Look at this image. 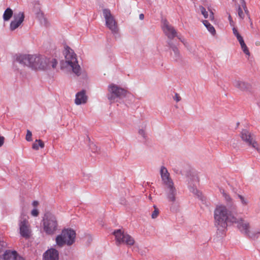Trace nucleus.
<instances>
[{"instance_id":"nucleus-1","label":"nucleus","mask_w":260,"mask_h":260,"mask_svg":"<svg viewBox=\"0 0 260 260\" xmlns=\"http://www.w3.org/2000/svg\"><path fill=\"white\" fill-rule=\"evenodd\" d=\"M15 61L23 67L33 70H44L47 66V57L37 54L17 55Z\"/></svg>"},{"instance_id":"nucleus-2","label":"nucleus","mask_w":260,"mask_h":260,"mask_svg":"<svg viewBox=\"0 0 260 260\" xmlns=\"http://www.w3.org/2000/svg\"><path fill=\"white\" fill-rule=\"evenodd\" d=\"M236 216L228 210L224 206H219L214 211L215 225L218 229L225 228L227 222L236 221Z\"/></svg>"},{"instance_id":"nucleus-3","label":"nucleus","mask_w":260,"mask_h":260,"mask_svg":"<svg viewBox=\"0 0 260 260\" xmlns=\"http://www.w3.org/2000/svg\"><path fill=\"white\" fill-rule=\"evenodd\" d=\"M65 62L67 67L72 69V72L79 76L81 73V70L79 66L76 55L73 50L69 47H67L65 50Z\"/></svg>"},{"instance_id":"nucleus-4","label":"nucleus","mask_w":260,"mask_h":260,"mask_svg":"<svg viewBox=\"0 0 260 260\" xmlns=\"http://www.w3.org/2000/svg\"><path fill=\"white\" fill-rule=\"evenodd\" d=\"M75 237L76 233L74 230L64 229L60 235L56 237V243L59 247H62L65 244L71 245L75 242Z\"/></svg>"},{"instance_id":"nucleus-5","label":"nucleus","mask_w":260,"mask_h":260,"mask_svg":"<svg viewBox=\"0 0 260 260\" xmlns=\"http://www.w3.org/2000/svg\"><path fill=\"white\" fill-rule=\"evenodd\" d=\"M43 229L48 235H52L57 229L58 223L56 218L50 214H46L43 220Z\"/></svg>"},{"instance_id":"nucleus-6","label":"nucleus","mask_w":260,"mask_h":260,"mask_svg":"<svg viewBox=\"0 0 260 260\" xmlns=\"http://www.w3.org/2000/svg\"><path fill=\"white\" fill-rule=\"evenodd\" d=\"M103 16L105 20L106 26L113 34H117L119 31L118 23L109 9L103 10Z\"/></svg>"},{"instance_id":"nucleus-7","label":"nucleus","mask_w":260,"mask_h":260,"mask_svg":"<svg viewBox=\"0 0 260 260\" xmlns=\"http://www.w3.org/2000/svg\"><path fill=\"white\" fill-rule=\"evenodd\" d=\"M108 89L109 92L108 99L111 102H114L116 98L121 99L125 97L127 93L126 90L114 84H110Z\"/></svg>"},{"instance_id":"nucleus-8","label":"nucleus","mask_w":260,"mask_h":260,"mask_svg":"<svg viewBox=\"0 0 260 260\" xmlns=\"http://www.w3.org/2000/svg\"><path fill=\"white\" fill-rule=\"evenodd\" d=\"M115 240L118 244H125L132 246L135 243L134 238L127 233H124L121 230H117L113 232Z\"/></svg>"},{"instance_id":"nucleus-9","label":"nucleus","mask_w":260,"mask_h":260,"mask_svg":"<svg viewBox=\"0 0 260 260\" xmlns=\"http://www.w3.org/2000/svg\"><path fill=\"white\" fill-rule=\"evenodd\" d=\"M18 225L20 235L26 239L29 238L31 234V229L28 220L24 217H21Z\"/></svg>"},{"instance_id":"nucleus-10","label":"nucleus","mask_w":260,"mask_h":260,"mask_svg":"<svg viewBox=\"0 0 260 260\" xmlns=\"http://www.w3.org/2000/svg\"><path fill=\"white\" fill-rule=\"evenodd\" d=\"M236 220V221H233L232 223H236L237 224L238 228L242 233L248 236L251 238H255V234L251 233L250 232V225L248 222L245 221L241 218H238L237 217Z\"/></svg>"},{"instance_id":"nucleus-11","label":"nucleus","mask_w":260,"mask_h":260,"mask_svg":"<svg viewBox=\"0 0 260 260\" xmlns=\"http://www.w3.org/2000/svg\"><path fill=\"white\" fill-rule=\"evenodd\" d=\"M25 18L24 13L23 12H19L15 13L13 15V20L10 24V29L11 31H14L19 28L23 22Z\"/></svg>"},{"instance_id":"nucleus-12","label":"nucleus","mask_w":260,"mask_h":260,"mask_svg":"<svg viewBox=\"0 0 260 260\" xmlns=\"http://www.w3.org/2000/svg\"><path fill=\"white\" fill-rule=\"evenodd\" d=\"M164 184L167 199L169 202L174 203L176 200V189L173 182H169Z\"/></svg>"},{"instance_id":"nucleus-13","label":"nucleus","mask_w":260,"mask_h":260,"mask_svg":"<svg viewBox=\"0 0 260 260\" xmlns=\"http://www.w3.org/2000/svg\"><path fill=\"white\" fill-rule=\"evenodd\" d=\"M240 137L243 141L248 145L256 147V142L253 138V135L247 129H243L240 134Z\"/></svg>"},{"instance_id":"nucleus-14","label":"nucleus","mask_w":260,"mask_h":260,"mask_svg":"<svg viewBox=\"0 0 260 260\" xmlns=\"http://www.w3.org/2000/svg\"><path fill=\"white\" fill-rule=\"evenodd\" d=\"M162 28L164 32L169 39H172L176 36V31L167 20L164 21Z\"/></svg>"},{"instance_id":"nucleus-15","label":"nucleus","mask_w":260,"mask_h":260,"mask_svg":"<svg viewBox=\"0 0 260 260\" xmlns=\"http://www.w3.org/2000/svg\"><path fill=\"white\" fill-rule=\"evenodd\" d=\"M233 85L235 87L242 91H249L251 88L250 84L241 80H235L233 81Z\"/></svg>"},{"instance_id":"nucleus-16","label":"nucleus","mask_w":260,"mask_h":260,"mask_svg":"<svg viewBox=\"0 0 260 260\" xmlns=\"http://www.w3.org/2000/svg\"><path fill=\"white\" fill-rule=\"evenodd\" d=\"M43 256L44 260H58L59 254L55 249L50 248L44 253Z\"/></svg>"},{"instance_id":"nucleus-17","label":"nucleus","mask_w":260,"mask_h":260,"mask_svg":"<svg viewBox=\"0 0 260 260\" xmlns=\"http://www.w3.org/2000/svg\"><path fill=\"white\" fill-rule=\"evenodd\" d=\"M87 101V96L86 95L85 91L83 90L77 92L76 94L75 103L77 105L85 104Z\"/></svg>"},{"instance_id":"nucleus-18","label":"nucleus","mask_w":260,"mask_h":260,"mask_svg":"<svg viewBox=\"0 0 260 260\" xmlns=\"http://www.w3.org/2000/svg\"><path fill=\"white\" fill-rule=\"evenodd\" d=\"M169 45L173 51V53H171V55L173 60L175 61H179L181 59V57L177 47L170 43H169Z\"/></svg>"},{"instance_id":"nucleus-19","label":"nucleus","mask_w":260,"mask_h":260,"mask_svg":"<svg viewBox=\"0 0 260 260\" xmlns=\"http://www.w3.org/2000/svg\"><path fill=\"white\" fill-rule=\"evenodd\" d=\"M242 7L244 9V11H243L242 8H241L240 7H239L238 9V16H239V18L243 19L245 17V15L246 14L248 16L249 21L250 22L251 25H252V23L251 20L250 18V17L249 16L248 11L247 9L245 3L244 2H243V3Z\"/></svg>"},{"instance_id":"nucleus-20","label":"nucleus","mask_w":260,"mask_h":260,"mask_svg":"<svg viewBox=\"0 0 260 260\" xmlns=\"http://www.w3.org/2000/svg\"><path fill=\"white\" fill-rule=\"evenodd\" d=\"M161 177L164 184L173 182L172 180L170 178L169 173L166 168L162 167L160 170Z\"/></svg>"},{"instance_id":"nucleus-21","label":"nucleus","mask_w":260,"mask_h":260,"mask_svg":"<svg viewBox=\"0 0 260 260\" xmlns=\"http://www.w3.org/2000/svg\"><path fill=\"white\" fill-rule=\"evenodd\" d=\"M18 257L15 251L7 250L4 254V260H17Z\"/></svg>"},{"instance_id":"nucleus-22","label":"nucleus","mask_w":260,"mask_h":260,"mask_svg":"<svg viewBox=\"0 0 260 260\" xmlns=\"http://www.w3.org/2000/svg\"><path fill=\"white\" fill-rule=\"evenodd\" d=\"M47 66L44 68V70L45 69H50L51 68L55 69L56 68L57 64V61L56 59L55 58H47Z\"/></svg>"},{"instance_id":"nucleus-23","label":"nucleus","mask_w":260,"mask_h":260,"mask_svg":"<svg viewBox=\"0 0 260 260\" xmlns=\"http://www.w3.org/2000/svg\"><path fill=\"white\" fill-rule=\"evenodd\" d=\"M13 14V12L12 10L10 8H8L6 9V10L5 11L4 14H3V19L5 21H9L10 18L12 17Z\"/></svg>"},{"instance_id":"nucleus-24","label":"nucleus","mask_w":260,"mask_h":260,"mask_svg":"<svg viewBox=\"0 0 260 260\" xmlns=\"http://www.w3.org/2000/svg\"><path fill=\"white\" fill-rule=\"evenodd\" d=\"M203 23L208 31L213 35L216 34V30L214 27L207 20L203 21Z\"/></svg>"},{"instance_id":"nucleus-25","label":"nucleus","mask_w":260,"mask_h":260,"mask_svg":"<svg viewBox=\"0 0 260 260\" xmlns=\"http://www.w3.org/2000/svg\"><path fill=\"white\" fill-rule=\"evenodd\" d=\"M39 147L43 148L44 147V144L41 140H36L32 144V148L35 150H38Z\"/></svg>"},{"instance_id":"nucleus-26","label":"nucleus","mask_w":260,"mask_h":260,"mask_svg":"<svg viewBox=\"0 0 260 260\" xmlns=\"http://www.w3.org/2000/svg\"><path fill=\"white\" fill-rule=\"evenodd\" d=\"M240 46H241V49L243 50V51L244 52V53L246 55H247L248 56H250V52H249L248 48H247V47L246 45L245 44L244 41L243 42V43L240 44Z\"/></svg>"},{"instance_id":"nucleus-27","label":"nucleus","mask_w":260,"mask_h":260,"mask_svg":"<svg viewBox=\"0 0 260 260\" xmlns=\"http://www.w3.org/2000/svg\"><path fill=\"white\" fill-rule=\"evenodd\" d=\"M90 148L92 152L96 153L99 152L100 151V148L97 145L94 144H91L90 145Z\"/></svg>"},{"instance_id":"nucleus-28","label":"nucleus","mask_w":260,"mask_h":260,"mask_svg":"<svg viewBox=\"0 0 260 260\" xmlns=\"http://www.w3.org/2000/svg\"><path fill=\"white\" fill-rule=\"evenodd\" d=\"M200 9L202 14L204 16L205 18H208V12L206 11V9L203 6L200 7Z\"/></svg>"},{"instance_id":"nucleus-29","label":"nucleus","mask_w":260,"mask_h":260,"mask_svg":"<svg viewBox=\"0 0 260 260\" xmlns=\"http://www.w3.org/2000/svg\"><path fill=\"white\" fill-rule=\"evenodd\" d=\"M31 137H32L31 132L29 130L27 129L26 135V137H25L26 140L28 142L31 141H32Z\"/></svg>"},{"instance_id":"nucleus-30","label":"nucleus","mask_w":260,"mask_h":260,"mask_svg":"<svg viewBox=\"0 0 260 260\" xmlns=\"http://www.w3.org/2000/svg\"><path fill=\"white\" fill-rule=\"evenodd\" d=\"M154 210L152 213L151 217L152 218H156L159 214V210L158 209L155 207L154 206Z\"/></svg>"},{"instance_id":"nucleus-31","label":"nucleus","mask_w":260,"mask_h":260,"mask_svg":"<svg viewBox=\"0 0 260 260\" xmlns=\"http://www.w3.org/2000/svg\"><path fill=\"white\" fill-rule=\"evenodd\" d=\"M39 212L38 210L36 208L34 209L31 212V215L33 216H35V217L38 216L39 215Z\"/></svg>"},{"instance_id":"nucleus-32","label":"nucleus","mask_w":260,"mask_h":260,"mask_svg":"<svg viewBox=\"0 0 260 260\" xmlns=\"http://www.w3.org/2000/svg\"><path fill=\"white\" fill-rule=\"evenodd\" d=\"M239 198L241 200V201L242 202V203L243 204V205H247V201L243 197H242V196L241 195H239L238 196Z\"/></svg>"},{"instance_id":"nucleus-33","label":"nucleus","mask_w":260,"mask_h":260,"mask_svg":"<svg viewBox=\"0 0 260 260\" xmlns=\"http://www.w3.org/2000/svg\"><path fill=\"white\" fill-rule=\"evenodd\" d=\"M173 99L177 102H178L181 100V97L180 96L179 94H178L177 93H175L174 96L173 97Z\"/></svg>"},{"instance_id":"nucleus-34","label":"nucleus","mask_w":260,"mask_h":260,"mask_svg":"<svg viewBox=\"0 0 260 260\" xmlns=\"http://www.w3.org/2000/svg\"><path fill=\"white\" fill-rule=\"evenodd\" d=\"M139 134L140 135L142 136L143 138H145L146 134H145V131L144 129H139Z\"/></svg>"},{"instance_id":"nucleus-35","label":"nucleus","mask_w":260,"mask_h":260,"mask_svg":"<svg viewBox=\"0 0 260 260\" xmlns=\"http://www.w3.org/2000/svg\"><path fill=\"white\" fill-rule=\"evenodd\" d=\"M233 34L236 37V38H238V36H241L239 34V33L238 32L237 29L236 28L234 27L233 28Z\"/></svg>"},{"instance_id":"nucleus-36","label":"nucleus","mask_w":260,"mask_h":260,"mask_svg":"<svg viewBox=\"0 0 260 260\" xmlns=\"http://www.w3.org/2000/svg\"><path fill=\"white\" fill-rule=\"evenodd\" d=\"M5 141V138L3 136H0V147H2Z\"/></svg>"},{"instance_id":"nucleus-37","label":"nucleus","mask_w":260,"mask_h":260,"mask_svg":"<svg viewBox=\"0 0 260 260\" xmlns=\"http://www.w3.org/2000/svg\"><path fill=\"white\" fill-rule=\"evenodd\" d=\"M209 18V19L211 20H214V14H213V12L211 11H210V12Z\"/></svg>"},{"instance_id":"nucleus-38","label":"nucleus","mask_w":260,"mask_h":260,"mask_svg":"<svg viewBox=\"0 0 260 260\" xmlns=\"http://www.w3.org/2000/svg\"><path fill=\"white\" fill-rule=\"evenodd\" d=\"M237 40H238L240 44L242 43H243V42H244V40L243 39V37L240 36H238V38H237Z\"/></svg>"},{"instance_id":"nucleus-39","label":"nucleus","mask_w":260,"mask_h":260,"mask_svg":"<svg viewBox=\"0 0 260 260\" xmlns=\"http://www.w3.org/2000/svg\"><path fill=\"white\" fill-rule=\"evenodd\" d=\"M253 148H255L259 153H260V146L257 143L256 147H253Z\"/></svg>"},{"instance_id":"nucleus-40","label":"nucleus","mask_w":260,"mask_h":260,"mask_svg":"<svg viewBox=\"0 0 260 260\" xmlns=\"http://www.w3.org/2000/svg\"><path fill=\"white\" fill-rule=\"evenodd\" d=\"M39 205V202L37 201H34L32 202V205L34 207H37Z\"/></svg>"},{"instance_id":"nucleus-41","label":"nucleus","mask_w":260,"mask_h":260,"mask_svg":"<svg viewBox=\"0 0 260 260\" xmlns=\"http://www.w3.org/2000/svg\"><path fill=\"white\" fill-rule=\"evenodd\" d=\"M229 20L230 22L231 25H232V23H233V21L232 19V17L230 15H229Z\"/></svg>"},{"instance_id":"nucleus-42","label":"nucleus","mask_w":260,"mask_h":260,"mask_svg":"<svg viewBox=\"0 0 260 260\" xmlns=\"http://www.w3.org/2000/svg\"><path fill=\"white\" fill-rule=\"evenodd\" d=\"M139 18L141 20H143L144 18V15L143 14H141L139 15Z\"/></svg>"},{"instance_id":"nucleus-43","label":"nucleus","mask_w":260,"mask_h":260,"mask_svg":"<svg viewBox=\"0 0 260 260\" xmlns=\"http://www.w3.org/2000/svg\"><path fill=\"white\" fill-rule=\"evenodd\" d=\"M223 195L224 196L226 200H230V198L228 195H227L226 193H224Z\"/></svg>"},{"instance_id":"nucleus-44","label":"nucleus","mask_w":260,"mask_h":260,"mask_svg":"<svg viewBox=\"0 0 260 260\" xmlns=\"http://www.w3.org/2000/svg\"><path fill=\"white\" fill-rule=\"evenodd\" d=\"M17 260H24V258L22 257L18 256Z\"/></svg>"},{"instance_id":"nucleus-45","label":"nucleus","mask_w":260,"mask_h":260,"mask_svg":"<svg viewBox=\"0 0 260 260\" xmlns=\"http://www.w3.org/2000/svg\"><path fill=\"white\" fill-rule=\"evenodd\" d=\"M38 14L40 15L41 16H43V13H39Z\"/></svg>"}]
</instances>
